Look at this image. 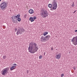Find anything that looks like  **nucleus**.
Here are the masks:
<instances>
[{
  "instance_id": "f257e3e1",
  "label": "nucleus",
  "mask_w": 77,
  "mask_h": 77,
  "mask_svg": "<svg viewBox=\"0 0 77 77\" xmlns=\"http://www.w3.org/2000/svg\"><path fill=\"white\" fill-rule=\"evenodd\" d=\"M37 46V44L35 42H32L30 43L28 48L29 52L31 53H35V52H37L38 48Z\"/></svg>"
},
{
  "instance_id": "f03ea898",
  "label": "nucleus",
  "mask_w": 77,
  "mask_h": 77,
  "mask_svg": "<svg viewBox=\"0 0 77 77\" xmlns=\"http://www.w3.org/2000/svg\"><path fill=\"white\" fill-rule=\"evenodd\" d=\"M53 1L52 2V8L50 9L51 11H53V10H56L57 9V2H56V0H53Z\"/></svg>"
},
{
  "instance_id": "7ed1b4c3",
  "label": "nucleus",
  "mask_w": 77,
  "mask_h": 77,
  "mask_svg": "<svg viewBox=\"0 0 77 77\" xmlns=\"http://www.w3.org/2000/svg\"><path fill=\"white\" fill-rule=\"evenodd\" d=\"M0 8L2 10H5L7 8V3L5 2L1 3L0 5Z\"/></svg>"
},
{
  "instance_id": "20e7f679",
  "label": "nucleus",
  "mask_w": 77,
  "mask_h": 77,
  "mask_svg": "<svg viewBox=\"0 0 77 77\" xmlns=\"http://www.w3.org/2000/svg\"><path fill=\"white\" fill-rule=\"evenodd\" d=\"M48 12L47 11V10L42 9V14L41 16L43 15V17L44 16V18H46V17H47L48 15Z\"/></svg>"
},
{
  "instance_id": "39448f33",
  "label": "nucleus",
  "mask_w": 77,
  "mask_h": 77,
  "mask_svg": "<svg viewBox=\"0 0 77 77\" xmlns=\"http://www.w3.org/2000/svg\"><path fill=\"white\" fill-rule=\"evenodd\" d=\"M25 32V29L22 28H19L18 30H17V35H18L19 34H22V32Z\"/></svg>"
},
{
  "instance_id": "423d86ee",
  "label": "nucleus",
  "mask_w": 77,
  "mask_h": 77,
  "mask_svg": "<svg viewBox=\"0 0 77 77\" xmlns=\"http://www.w3.org/2000/svg\"><path fill=\"white\" fill-rule=\"evenodd\" d=\"M9 70V67L3 69L2 72V74L3 75H5V74H7L8 72V71Z\"/></svg>"
},
{
  "instance_id": "0eeeda50",
  "label": "nucleus",
  "mask_w": 77,
  "mask_h": 77,
  "mask_svg": "<svg viewBox=\"0 0 77 77\" xmlns=\"http://www.w3.org/2000/svg\"><path fill=\"white\" fill-rule=\"evenodd\" d=\"M71 40L72 42H74L73 44L75 45H77V36L73 37Z\"/></svg>"
},
{
  "instance_id": "6e6552de",
  "label": "nucleus",
  "mask_w": 77,
  "mask_h": 77,
  "mask_svg": "<svg viewBox=\"0 0 77 77\" xmlns=\"http://www.w3.org/2000/svg\"><path fill=\"white\" fill-rule=\"evenodd\" d=\"M12 19V21L14 23H17V19L15 18V16H12L11 17Z\"/></svg>"
},
{
  "instance_id": "1a4fd4ad",
  "label": "nucleus",
  "mask_w": 77,
  "mask_h": 77,
  "mask_svg": "<svg viewBox=\"0 0 77 77\" xmlns=\"http://www.w3.org/2000/svg\"><path fill=\"white\" fill-rule=\"evenodd\" d=\"M46 38L45 37L42 36L41 38V41L42 42H45L46 41Z\"/></svg>"
},
{
  "instance_id": "9d476101",
  "label": "nucleus",
  "mask_w": 77,
  "mask_h": 77,
  "mask_svg": "<svg viewBox=\"0 0 77 77\" xmlns=\"http://www.w3.org/2000/svg\"><path fill=\"white\" fill-rule=\"evenodd\" d=\"M61 57V54L60 53L58 54L56 56V59H60Z\"/></svg>"
},
{
  "instance_id": "9b49d317",
  "label": "nucleus",
  "mask_w": 77,
  "mask_h": 77,
  "mask_svg": "<svg viewBox=\"0 0 77 77\" xmlns=\"http://www.w3.org/2000/svg\"><path fill=\"white\" fill-rule=\"evenodd\" d=\"M15 66H13L10 67V70L12 71L13 70H14V69H16V67Z\"/></svg>"
},
{
  "instance_id": "f8f14e48",
  "label": "nucleus",
  "mask_w": 77,
  "mask_h": 77,
  "mask_svg": "<svg viewBox=\"0 0 77 77\" xmlns=\"http://www.w3.org/2000/svg\"><path fill=\"white\" fill-rule=\"evenodd\" d=\"M29 12L30 14H33L34 11H33V10L32 9H30L29 11Z\"/></svg>"
},
{
  "instance_id": "ddd939ff",
  "label": "nucleus",
  "mask_w": 77,
  "mask_h": 77,
  "mask_svg": "<svg viewBox=\"0 0 77 77\" xmlns=\"http://www.w3.org/2000/svg\"><path fill=\"white\" fill-rule=\"evenodd\" d=\"M45 38H46V39H49V38H50V35H47L46 36H45Z\"/></svg>"
},
{
  "instance_id": "4468645a",
  "label": "nucleus",
  "mask_w": 77,
  "mask_h": 77,
  "mask_svg": "<svg viewBox=\"0 0 77 77\" xmlns=\"http://www.w3.org/2000/svg\"><path fill=\"white\" fill-rule=\"evenodd\" d=\"M52 4H49L48 6V7H49V8H51H51H52L51 7H52Z\"/></svg>"
},
{
  "instance_id": "2eb2a0df",
  "label": "nucleus",
  "mask_w": 77,
  "mask_h": 77,
  "mask_svg": "<svg viewBox=\"0 0 77 77\" xmlns=\"http://www.w3.org/2000/svg\"><path fill=\"white\" fill-rule=\"evenodd\" d=\"M20 14H18L16 16H15V18H20Z\"/></svg>"
},
{
  "instance_id": "dca6fc26",
  "label": "nucleus",
  "mask_w": 77,
  "mask_h": 77,
  "mask_svg": "<svg viewBox=\"0 0 77 77\" xmlns=\"http://www.w3.org/2000/svg\"><path fill=\"white\" fill-rule=\"evenodd\" d=\"M48 33V32H45L44 33H43V35H44V36H46V35H47Z\"/></svg>"
},
{
  "instance_id": "f3484780",
  "label": "nucleus",
  "mask_w": 77,
  "mask_h": 77,
  "mask_svg": "<svg viewBox=\"0 0 77 77\" xmlns=\"http://www.w3.org/2000/svg\"><path fill=\"white\" fill-rule=\"evenodd\" d=\"M21 19L20 17L17 18V21H18L19 22H20V21H21Z\"/></svg>"
},
{
  "instance_id": "a211bd4d",
  "label": "nucleus",
  "mask_w": 77,
  "mask_h": 77,
  "mask_svg": "<svg viewBox=\"0 0 77 77\" xmlns=\"http://www.w3.org/2000/svg\"><path fill=\"white\" fill-rule=\"evenodd\" d=\"M33 19V17H30L29 20V21H31V20H32V19Z\"/></svg>"
},
{
  "instance_id": "6ab92c4d",
  "label": "nucleus",
  "mask_w": 77,
  "mask_h": 77,
  "mask_svg": "<svg viewBox=\"0 0 77 77\" xmlns=\"http://www.w3.org/2000/svg\"><path fill=\"white\" fill-rule=\"evenodd\" d=\"M7 57V56H4L3 57V59H6V58Z\"/></svg>"
},
{
  "instance_id": "aec40b11",
  "label": "nucleus",
  "mask_w": 77,
  "mask_h": 77,
  "mask_svg": "<svg viewBox=\"0 0 77 77\" xmlns=\"http://www.w3.org/2000/svg\"><path fill=\"white\" fill-rule=\"evenodd\" d=\"M42 58V55H40L39 56V59H41Z\"/></svg>"
},
{
  "instance_id": "412c9836",
  "label": "nucleus",
  "mask_w": 77,
  "mask_h": 77,
  "mask_svg": "<svg viewBox=\"0 0 77 77\" xmlns=\"http://www.w3.org/2000/svg\"><path fill=\"white\" fill-rule=\"evenodd\" d=\"M72 3H73V4H72V7H74V6H75V5H74V2H73Z\"/></svg>"
},
{
  "instance_id": "4be33fe9",
  "label": "nucleus",
  "mask_w": 77,
  "mask_h": 77,
  "mask_svg": "<svg viewBox=\"0 0 77 77\" xmlns=\"http://www.w3.org/2000/svg\"><path fill=\"white\" fill-rule=\"evenodd\" d=\"M33 18L34 20H36V16H34Z\"/></svg>"
},
{
  "instance_id": "5701e85b",
  "label": "nucleus",
  "mask_w": 77,
  "mask_h": 77,
  "mask_svg": "<svg viewBox=\"0 0 77 77\" xmlns=\"http://www.w3.org/2000/svg\"><path fill=\"white\" fill-rule=\"evenodd\" d=\"M14 31L15 32H17V28H15L14 29Z\"/></svg>"
},
{
  "instance_id": "b1692460",
  "label": "nucleus",
  "mask_w": 77,
  "mask_h": 77,
  "mask_svg": "<svg viewBox=\"0 0 77 77\" xmlns=\"http://www.w3.org/2000/svg\"><path fill=\"white\" fill-rule=\"evenodd\" d=\"M26 17H27V14H25L24 15V18H26Z\"/></svg>"
},
{
  "instance_id": "393cba45",
  "label": "nucleus",
  "mask_w": 77,
  "mask_h": 77,
  "mask_svg": "<svg viewBox=\"0 0 77 77\" xmlns=\"http://www.w3.org/2000/svg\"><path fill=\"white\" fill-rule=\"evenodd\" d=\"M64 76V74L63 73L61 74V77H63V76Z\"/></svg>"
},
{
  "instance_id": "a878e982",
  "label": "nucleus",
  "mask_w": 77,
  "mask_h": 77,
  "mask_svg": "<svg viewBox=\"0 0 77 77\" xmlns=\"http://www.w3.org/2000/svg\"><path fill=\"white\" fill-rule=\"evenodd\" d=\"M35 21V20L34 19H32L31 20V22H33V21Z\"/></svg>"
},
{
  "instance_id": "bb28decb",
  "label": "nucleus",
  "mask_w": 77,
  "mask_h": 77,
  "mask_svg": "<svg viewBox=\"0 0 77 77\" xmlns=\"http://www.w3.org/2000/svg\"><path fill=\"white\" fill-rule=\"evenodd\" d=\"M76 68H75V67H73V69H74V70H76Z\"/></svg>"
},
{
  "instance_id": "cd10ccee",
  "label": "nucleus",
  "mask_w": 77,
  "mask_h": 77,
  "mask_svg": "<svg viewBox=\"0 0 77 77\" xmlns=\"http://www.w3.org/2000/svg\"><path fill=\"white\" fill-rule=\"evenodd\" d=\"M13 66H17V64L15 63H14L13 65Z\"/></svg>"
},
{
  "instance_id": "c85d7f7f",
  "label": "nucleus",
  "mask_w": 77,
  "mask_h": 77,
  "mask_svg": "<svg viewBox=\"0 0 77 77\" xmlns=\"http://www.w3.org/2000/svg\"><path fill=\"white\" fill-rule=\"evenodd\" d=\"M3 27H4V28H3V29H5L6 28V26L5 25L3 26Z\"/></svg>"
},
{
  "instance_id": "c756f323",
  "label": "nucleus",
  "mask_w": 77,
  "mask_h": 77,
  "mask_svg": "<svg viewBox=\"0 0 77 77\" xmlns=\"http://www.w3.org/2000/svg\"><path fill=\"white\" fill-rule=\"evenodd\" d=\"M27 74H28L29 73V70H27Z\"/></svg>"
},
{
  "instance_id": "7c9ffc66",
  "label": "nucleus",
  "mask_w": 77,
  "mask_h": 77,
  "mask_svg": "<svg viewBox=\"0 0 77 77\" xmlns=\"http://www.w3.org/2000/svg\"><path fill=\"white\" fill-rule=\"evenodd\" d=\"M53 50V47H52L51 48V50Z\"/></svg>"
},
{
  "instance_id": "2f4dec72",
  "label": "nucleus",
  "mask_w": 77,
  "mask_h": 77,
  "mask_svg": "<svg viewBox=\"0 0 77 77\" xmlns=\"http://www.w3.org/2000/svg\"><path fill=\"white\" fill-rule=\"evenodd\" d=\"M75 32H77V29L76 30H75Z\"/></svg>"
},
{
  "instance_id": "473e14b6",
  "label": "nucleus",
  "mask_w": 77,
  "mask_h": 77,
  "mask_svg": "<svg viewBox=\"0 0 77 77\" xmlns=\"http://www.w3.org/2000/svg\"><path fill=\"white\" fill-rule=\"evenodd\" d=\"M76 11H74V12L73 13V14H74V13H75V12H76Z\"/></svg>"
},
{
  "instance_id": "72a5a7b5",
  "label": "nucleus",
  "mask_w": 77,
  "mask_h": 77,
  "mask_svg": "<svg viewBox=\"0 0 77 77\" xmlns=\"http://www.w3.org/2000/svg\"><path fill=\"white\" fill-rule=\"evenodd\" d=\"M44 55H45V52L44 53Z\"/></svg>"
},
{
  "instance_id": "f704fd0d",
  "label": "nucleus",
  "mask_w": 77,
  "mask_h": 77,
  "mask_svg": "<svg viewBox=\"0 0 77 77\" xmlns=\"http://www.w3.org/2000/svg\"><path fill=\"white\" fill-rule=\"evenodd\" d=\"M2 1V0H0V2H1Z\"/></svg>"
},
{
  "instance_id": "c9c22d12",
  "label": "nucleus",
  "mask_w": 77,
  "mask_h": 77,
  "mask_svg": "<svg viewBox=\"0 0 77 77\" xmlns=\"http://www.w3.org/2000/svg\"><path fill=\"white\" fill-rule=\"evenodd\" d=\"M44 77H46L45 76Z\"/></svg>"
},
{
  "instance_id": "e433bc0d",
  "label": "nucleus",
  "mask_w": 77,
  "mask_h": 77,
  "mask_svg": "<svg viewBox=\"0 0 77 77\" xmlns=\"http://www.w3.org/2000/svg\"><path fill=\"white\" fill-rule=\"evenodd\" d=\"M72 73H73V72H72Z\"/></svg>"
}]
</instances>
